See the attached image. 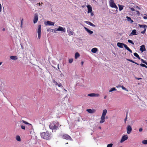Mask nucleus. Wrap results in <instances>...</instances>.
I'll return each instance as SVG.
<instances>
[{
	"label": "nucleus",
	"mask_w": 147,
	"mask_h": 147,
	"mask_svg": "<svg viewBox=\"0 0 147 147\" xmlns=\"http://www.w3.org/2000/svg\"><path fill=\"white\" fill-rule=\"evenodd\" d=\"M40 135L42 138L46 140H50L52 136V134L49 133L48 131L45 132L40 133Z\"/></svg>",
	"instance_id": "obj_1"
},
{
	"label": "nucleus",
	"mask_w": 147,
	"mask_h": 147,
	"mask_svg": "<svg viewBox=\"0 0 147 147\" xmlns=\"http://www.w3.org/2000/svg\"><path fill=\"white\" fill-rule=\"evenodd\" d=\"M59 126V123L55 121L50 123L49 125V128L50 129L52 130H56L57 129H58V127Z\"/></svg>",
	"instance_id": "obj_2"
},
{
	"label": "nucleus",
	"mask_w": 147,
	"mask_h": 147,
	"mask_svg": "<svg viewBox=\"0 0 147 147\" xmlns=\"http://www.w3.org/2000/svg\"><path fill=\"white\" fill-rule=\"evenodd\" d=\"M107 113V109H104L103 111L102 115L100 117V123H102L105 121V116Z\"/></svg>",
	"instance_id": "obj_3"
},
{
	"label": "nucleus",
	"mask_w": 147,
	"mask_h": 147,
	"mask_svg": "<svg viewBox=\"0 0 147 147\" xmlns=\"http://www.w3.org/2000/svg\"><path fill=\"white\" fill-rule=\"evenodd\" d=\"M62 138L63 139L69 140H72L71 137L67 134L63 135L62 136Z\"/></svg>",
	"instance_id": "obj_4"
},
{
	"label": "nucleus",
	"mask_w": 147,
	"mask_h": 147,
	"mask_svg": "<svg viewBox=\"0 0 147 147\" xmlns=\"http://www.w3.org/2000/svg\"><path fill=\"white\" fill-rule=\"evenodd\" d=\"M109 4L110 5L111 7L115 8L117 9H118L115 3L112 0H110L109 1Z\"/></svg>",
	"instance_id": "obj_5"
},
{
	"label": "nucleus",
	"mask_w": 147,
	"mask_h": 147,
	"mask_svg": "<svg viewBox=\"0 0 147 147\" xmlns=\"http://www.w3.org/2000/svg\"><path fill=\"white\" fill-rule=\"evenodd\" d=\"M41 26L40 25H38V28L37 30V33L38 37L39 39H40L41 36Z\"/></svg>",
	"instance_id": "obj_6"
},
{
	"label": "nucleus",
	"mask_w": 147,
	"mask_h": 147,
	"mask_svg": "<svg viewBox=\"0 0 147 147\" xmlns=\"http://www.w3.org/2000/svg\"><path fill=\"white\" fill-rule=\"evenodd\" d=\"M44 24L46 26H54L55 23L50 21H47L45 22Z\"/></svg>",
	"instance_id": "obj_7"
},
{
	"label": "nucleus",
	"mask_w": 147,
	"mask_h": 147,
	"mask_svg": "<svg viewBox=\"0 0 147 147\" xmlns=\"http://www.w3.org/2000/svg\"><path fill=\"white\" fill-rule=\"evenodd\" d=\"M58 31H61L63 32H65L66 30L65 28L59 26V27L57 28Z\"/></svg>",
	"instance_id": "obj_8"
},
{
	"label": "nucleus",
	"mask_w": 147,
	"mask_h": 147,
	"mask_svg": "<svg viewBox=\"0 0 147 147\" xmlns=\"http://www.w3.org/2000/svg\"><path fill=\"white\" fill-rule=\"evenodd\" d=\"M127 133L128 134H129L131 132V130H132V128L131 127L130 125H128L127 127Z\"/></svg>",
	"instance_id": "obj_9"
},
{
	"label": "nucleus",
	"mask_w": 147,
	"mask_h": 147,
	"mask_svg": "<svg viewBox=\"0 0 147 147\" xmlns=\"http://www.w3.org/2000/svg\"><path fill=\"white\" fill-rule=\"evenodd\" d=\"M128 136H127V135H124L123 136H122V137L121 140V141H120V142H121V143H122L125 140H127L128 139Z\"/></svg>",
	"instance_id": "obj_10"
},
{
	"label": "nucleus",
	"mask_w": 147,
	"mask_h": 147,
	"mask_svg": "<svg viewBox=\"0 0 147 147\" xmlns=\"http://www.w3.org/2000/svg\"><path fill=\"white\" fill-rule=\"evenodd\" d=\"M38 19V16L37 13L35 14L34 18L33 20V22L34 24L36 23Z\"/></svg>",
	"instance_id": "obj_11"
},
{
	"label": "nucleus",
	"mask_w": 147,
	"mask_h": 147,
	"mask_svg": "<svg viewBox=\"0 0 147 147\" xmlns=\"http://www.w3.org/2000/svg\"><path fill=\"white\" fill-rule=\"evenodd\" d=\"M88 96L90 97H99L100 95L98 94L90 93L88 94Z\"/></svg>",
	"instance_id": "obj_12"
},
{
	"label": "nucleus",
	"mask_w": 147,
	"mask_h": 147,
	"mask_svg": "<svg viewBox=\"0 0 147 147\" xmlns=\"http://www.w3.org/2000/svg\"><path fill=\"white\" fill-rule=\"evenodd\" d=\"M84 28L89 35H91L93 33V32L92 31L90 30L86 27H84Z\"/></svg>",
	"instance_id": "obj_13"
},
{
	"label": "nucleus",
	"mask_w": 147,
	"mask_h": 147,
	"mask_svg": "<svg viewBox=\"0 0 147 147\" xmlns=\"http://www.w3.org/2000/svg\"><path fill=\"white\" fill-rule=\"evenodd\" d=\"M88 9V13H90L92 11V9L91 6L90 5H88L86 6Z\"/></svg>",
	"instance_id": "obj_14"
},
{
	"label": "nucleus",
	"mask_w": 147,
	"mask_h": 147,
	"mask_svg": "<svg viewBox=\"0 0 147 147\" xmlns=\"http://www.w3.org/2000/svg\"><path fill=\"white\" fill-rule=\"evenodd\" d=\"M22 122H23V123H24L28 125V127H29V128L32 129V125H31V124L29 123L28 122L24 121V120H22Z\"/></svg>",
	"instance_id": "obj_15"
},
{
	"label": "nucleus",
	"mask_w": 147,
	"mask_h": 147,
	"mask_svg": "<svg viewBox=\"0 0 147 147\" xmlns=\"http://www.w3.org/2000/svg\"><path fill=\"white\" fill-rule=\"evenodd\" d=\"M86 111L90 113H93L95 112V110L94 109H88L86 110Z\"/></svg>",
	"instance_id": "obj_16"
},
{
	"label": "nucleus",
	"mask_w": 147,
	"mask_h": 147,
	"mask_svg": "<svg viewBox=\"0 0 147 147\" xmlns=\"http://www.w3.org/2000/svg\"><path fill=\"white\" fill-rule=\"evenodd\" d=\"M84 22L86 23V24L90 25L91 26H92L93 27H95V26L91 22L88 21H85Z\"/></svg>",
	"instance_id": "obj_17"
},
{
	"label": "nucleus",
	"mask_w": 147,
	"mask_h": 147,
	"mask_svg": "<svg viewBox=\"0 0 147 147\" xmlns=\"http://www.w3.org/2000/svg\"><path fill=\"white\" fill-rule=\"evenodd\" d=\"M10 59L13 60H16L17 59V57L16 56H11Z\"/></svg>",
	"instance_id": "obj_18"
},
{
	"label": "nucleus",
	"mask_w": 147,
	"mask_h": 147,
	"mask_svg": "<svg viewBox=\"0 0 147 147\" xmlns=\"http://www.w3.org/2000/svg\"><path fill=\"white\" fill-rule=\"evenodd\" d=\"M97 51V49L96 48H94L92 49L91 51L92 53H95Z\"/></svg>",
	"instance_id": "obj_19"
},
{
	"label": "nucleus",
	"mask_w": 147,
	"mask_h": 147,
	"mask_svg": "<svg viewBox=\"0 0 147 147\" xmlns=\"http://www.w3.org/2000/svg\"><path fill=\"white\" fill-rule=\"evenodd\" d=\"M141 47V48L140 49V50L142 51V52H143L144 51H145V47Z\"/></svg>",
	"instance_id": "obj_20"
},
{
	"label": "nucleus",
	"mask_w": 147,
	"mask_h": 147,
	"mask_svg": "<svg viewBox=\"0 0 147 147\" xmlns=\"http://www.w3.org/2000/svg\"><path fill=\"white\" fill-rule=\"evenodd\" d=\"M126 18H127L128 21L130 22L131 23H132L133 22V21L131 20V18L130 17L128 16H126Z\"/></svg>",
	"instance_id": "obj_21"
},
{
	"label": "nucleus",
	"mask_w": 147,
	"mask_h": 147,
	"mask_svg": "<svg viewBox=\"0 0 147 147\" xmlns=\"http://www.w3.org/2000/svg\"><path fill=\"white\" fill-rule=\"evenodd\" d=\"M117 46H127L126 45L120 42H118L117 44Z\"/></svg>",
	"instance_id": "obj_22"
},
{
	"label": "nucleus",
	"mask_w": 147,
	"mask_h": 147,
	"mask_svg": "<svg viewBox=\"0 0 147 147\" xmlns=\"http://www.w3.org/2000/svg\"><path fill=\"white\" fill-rule=\"evenodd\" d=\"M134 55L138 59H140V57L136 53H134Z\"/></svg>",
	"instance_id": "obj_23"
},
{
	"label": "nucleus",
	"mask_w": 147,
	"mask_h": 147,
	"mask_svg": "<svg viewBox=\"0 0 147 147\" xmlns=\"http://www.w3.org/2000/svg\"><path fill=\"white\" fill-rule=\"evenodd\" d=\"M118 6L119 11H121L123 9L124 6L120 5H119Z\"/></svg>",
	"instance_id": "obj_24"
},
{
	"label": "nucleus",
	"mask_w": 147,
	"mask_h": 147,
	"mask_svg": "<svg viewBox=\"0 0 147 147\" xmlns=\"http://www.w3.org/2000/svg\"><path fill=\"white\" fill-rule=\"evenodd\" d=\"M127 60L131 62H132V63H135L136 64V65H139V64L137 63H136V62L133 61L132 60H131V59H127Z\"/></svg>",
	"instance_id": "obj_25"
},
{
	"label": "nucleus",
	"mask_w": 147,
	"mask_h": 147,
	"mask_svg": "<svg viewBox=\"0 0 147 147\" xmlns=\"http://www.w3.org/2000/svg\"><path fill=\"white\" fill-rule=\"evenodd\" d=\"M125 47V49H126L127 50L129 51V52H130V53H132V51L128 47Z\"/></svg>",
	"instance_id": "obj_26"
},
{
	"label": "nucleus",
	"mask_w": 147,
	"mask_h": 147,
	"mask_svg": "<svg viewBox=\"0 0 147 147\" xmlns=\"http://www.w3.org/2000/svg\"><path fill=\"white\" fill-rule=\"evenodd\" d=\"M16 139L18 141H20V137L19 136H17L16 137Z\"/></svg>",
	"instance_id": "obj_27"
},
{
	"label": "nucleus",
	"mask_w": 147,
	"mask_h": 147,
	"mask_svg": "<svg viewBox=\"0 0 147 147\" xmlns=\"http://www.w3.org/2000/svg\"><path fill=\"white\" fill-rule=\"evenodd\" d=\"M116 90H117L115 88L113 87V88H111V89L109 90V92H112L113 91H116Z\"/></svg>",
	"instance_id": "obj_28"
},
{
	"label": "nucleus",
	"mask_w": 147,
	"mask_h": 147,
	"mask_svg": "<svg viewBox=\"0 0 147 147\" xmlns=\"http://www.w3.org/2000/svg\"><path fill=\"white\" fill-rule=\"evenodd\" d=\"M136 30H134L132 31L131 34L133 35H137V34H136Z\"/></svg>",
	"instance_id": "obj_29"
},
{
	"label": "nucleus",
	"mask_w": 147,
	"mask_h": 147,
	"mask_svg": "<svg viewBox=\"0 0 147 147\" xmlns=\"http://www.w3.org/2000/svg\"><path fill=\"white\" fill-rule=\"evenodd\" d=\"M139 26L140 28H142L144 29L146 28L147 26L145 25H139Z\"/></svg>",
	"instance_id": "obj_30"
},
{
	"label": "nucleus",
	"mask_w": 147,
	"mask_h": 147,
	"mask_svg": "<svg viewBox=\"0 0 147 147\" xmlns=\"http://www.w3.org/2000/svg\"><path fill=\"white\" fill-rule=\"evenodd\" d=\"M68 32L69 33V35H73L74 34V32L72 31H69L68 32Z\"/></svg>",
	"instance_id": "obj_31"
},
{
	"label": "nucleus",
	"mask_w": 147,
	"mask_h": 147,
	"mask_svg": "<svg viewBox=\"0 0 147 147\" xmlns=\"http://www.w3.org/2000/svg\"><path fill=\"white\" fill-rule=\"evenodd\" d=\"M80 56V55L78 53H76L75 54V58H77Z\"/></svg>",
	"instance_id": "obj_32"
},
{
	"label": "nucleus",
	"mask_w": 147,
	"mask_h": 147,
	"mask_svg": "<svg viewBox=\"0 0 147 147\" xmlns=\"http://www.w3.org/2000/svg\"><path fill=\"white\" fill-rule=\"evenodd\" d=\"M143 144L146 145L147 144V139L145 140H143L142 142Z\"/></svg>",
	"instance_id": "obj_33"
},
{
	"label": "nucleus",
	"mask_w": 147,
	"mask_h": 147,
	"mask_svg": "<svg viewBox=\"0 0 147 147\" xmlns=\"http://www.w3.org/2000/svg\"><path fill=\"white\" fill-rule=\"evenodd\" d=\"M121 87L122 89L123 90H125L127 91H128V90L126 88H125V87H124L123 86H121Z\"/></svg>",
	"instance_id": "obj_34"
},
{
	"label": "nucleus",
	"mask_w": 147,
	"mask_h": 147,
	"mask_svg": "<svg viewBox=\"0 0 147 147\" xmlns=\"http://www.w3.org/2000/svg\"><path fill=\"white\" fill-rule=\"evenodd\" d=\"M140 65L142 67H144L146 68H147V67L146 66V65H144V64L141 63V64H140Z\"/></svg>",
	"instance_id": "obj_35"
},
{
	"label": "nucleus",
	"mask_w": 147,
	"mask_h": 147,
	"mask_svg": "<svg viewBox=\"0 0 147 147\" xmlns=\"http://www.w3.org/2000/svg\"><path fill=\"white\" fill-rule=\"evenodd\" d=\"M57 30V29L56 28H55L54 29H53L52 30V32L55 33H56V32L57 31H58Z\"/></svg>",
	"instance_id": "obj_36"
},
{
	"label": "nucleus",
	"mask_w": 147,
	"mask_h": 147,
	"mask_svg": "<svg viewBox=\"0 0 147 147\" xmlns=\"http://www.w3.org/2000/svg\"><path fill=\"white\" fill-rule=\"evenodd\" d=\"M128 42H129L131 43L133 45H134V43H133V42L132 40H128Z\"/></svg>",
	"instance_id": "obj_37"
},
{
	"label": "nucleus",
	"mask_w": 147,
	"mask_h": 147,
	"mask_svg": "<svg viewBox=\"0 0 147 147\" xmlns=\"http://www.w3.org/2000/svg\"><path fill=\"white\" fill-rule=\"evenodd\" d=\"M73 61V59H69V63H72Z\"/></svg>",
	"instance_id": "obj_38"
},
{
	"label": "nucleus",
	"mask_w": 147,
	"mask_h": 147,
	"mask_svg": "<svg viewBox=\"0 0 147 147\" xmlns=\"http://www.w3.org/2000/svg\"><path fill=\"white\" fill-rule=\"evenodd\" d=\"M23 21V19H22L21 22V23H20V27L21 28H22Z\"/></svg>",
	"instance_id": "obj_39"
},
{
	"label": "nucleus",
	"mask_w": 147,
	"mask_h": 147,
	"mask_svg": "<svg viewBox=\"0 0 147 147\" xmlns=\"http://www.w3.org/2000/svg\"><path fill=\"white\" fill-rule=\"evenodd\" d=\"M52 82L55 84H58L57 82L55 80H52Z\"/></svg>",
	"instance_id": "obj_40"
},
{
	"label": "nucleus",
	"mask_w": 147,
	"mask_h": 147,
	"mask_svg": "<svg viewBox=\"0 0 147 147\" xmlns=\"http://www.w3.org/2000/svg\"><path fill=\"white\" fill-rule=\"evenodd\" d=\"M113 145V144H108L107 146V147H112Z\"/></svg>",
	"instance_id": "obj_41"
},
{
	"label": "nucleus",
	"mask_w": 147,
	"mask_h": 147,
	"mask_svg": "<svg viewBox=\"0 0 147 147\" xmlns=\"http://www.w3.org/2000/svg\"><path fill=\"white\" fill-rule=\"evenodd\" d=\"M141 61H142V62L143 63H147V62L146 61H144L143 59H141Z\"/></svg>",
	"instance_id": "obj_42"
},
{
	"label": "nucleus",
	"mask_w": 147,
	"mask_h": 147,
	"mask_svg": "<svg viewBox=\"0 0 147 147\" xmlns=\"http://www.w3.org/2000/svg\"><path fill=\"white\" fill-rule=\"evenodd\" d=\"M146 30V28H144V30L143 31H142L141 33H142L144 34Z\"/></svg>",
	"instance_id": "obj_43"
},
{
	"label": "nucleus",
	"mask_w": 147,
	"mask_h": 147,
	"mask_svg": "<svg viewBox=\"0 0 147 147\" xmlns=\"http://www.w3.org/2000/svg\"><path fill=\"white\" fill-rule=\"evenodd\" d=\"M55 85H57V86H58L59 87H60L62 86V85L61 84V83H60L59 84L58 83L57 84H55Z\"/></svg>",
	"instance_id": "obj_44"
},
{
	"label": "nucleus",
	"mask_w": 147,
	"mask_h": 147,
	"mask_svg": "<svg viewBox=\"0 0 147 147\" xmlns=\"http://www.w3.org/2000/svg\"><path fill=\"white\" fill-rule=\"evenodd\" d=\"M21 129H24V130H25V127H24V126H23V125H21Z\"/></svg>",
	"instance_id": "obj_45"
},
{
	"label": "nucleus",
	"mask_w": 147,
	"mask_h": 147,
	"mask_svg": "<svg viewBox=\"0 0 147 147\" xmlns=\"http://www.w3.org/2000/svg\"><path fill=\"white\" fill-rule=\"evenodd\" d=\"M2 11V5L1 3H0V13Z\"/></svg>",
	"instance_id": "obj_46"
},
{
	"label": "nucleus",
	"mask_w": 147,
	"mask_h": 147,
	"mask_svg": "<svg viewBox=\"0 0 147 147\" xmlns=\"http://www.w3.org/2000/svg\"><path fill=\"white\" fill-rule=\"evenodd\" d=\"M142 130H143V129H142V128H141L139 129V131L140 132L142 131Z\"/></svg>",
	"instance_id": "obj_47"
},
{
	"label": "nucleus",
	"mask_w": 147,
	"mask_h": 147,
	"mask_svg": "<svg viewBox=\"0 0 147 147\" xmlns=\"http://www.w3.org/2000/svg\"><path fill=\"white\" fill-rule=\"evenodd\" d=\"M52 30L51 29H50V28H48V29H47V30L48 31H50V32H51V30Z\"/></svg>",
	"instance_id": "obj_48"
},
{
	"label": "nucleus",
	"mask_w": 147,
	"mask_h": 147,
	"mask_svg": "<svg viewBox=\"0 0 147 147\" xmlns=\"http://www.w3.org/2000/svg\"><path fill=\"white\" fill-rule=\"evenodd\" d=\"M136 11V12L137 14L139 16L140 14L139 11Z\"/></svg>",
	"instance_id": "obj_49"
},
{
	"label": "nucleus",
	"mask_w": 147,
	"mask_h": 147,
	"mask_svg": "<svg viewBox=\"0 0 147 147\" xmlns=\"http://www.w3.org/2000/svg\"><path fill=\"white\" fill-rule=\"evenodd\" d=\"M90 15L91 16H92L94 15V13L93 12H92V11L90 12Z\"/></svg>",
	"instance_id": "obj_50"
},
{
	"label": "nucleus",
	"mask_w": 147,
	"mask_h": 147,
	"mask_svg": "<svg viewBox=\"0 0 147 147\" xmlns=\"http://www.w3.org/2000/svg\"><path fill=\"white\" fill-rule=\"evenodd\" d=\"M131 10L133 11H135L134 9L132 8H131Z\"/></svg>",
	"instance_id": "obj_51"
},
{
	"label": "nucleus",
	"mask_w": 147,
	"mask_h": 147,
	"mask_svg": "<svg viewBox=\"0 0 147 147\" xmlns=\"http://www.w3.org/2000/svg\"><path fill=\"white\" fill-rule=\"evenodd\" d=\"M126 119H127V115L126 116V118H125V119H124V121H125H125H126Z\"/></svg>",
	"instance_id": "obj_52"
},
{
	"label": "nucleus",
	"mask_w": 147,
	"mask_h": 147,
	"mask_svg": "<svg viewBox=\"0 0 147 147\" xmlns=\"http://www.w3.org/2000/svg\"><path fill=\"white\" fill-rule=\"evenodd\" d=\"M143 18L145 19H147V16H144Z\"/></svg>",
	"instance_id": "obj_53"
},
{
	"label": "nucleus",
	"mask_w": 147,
	"mask_h": 147,
	"mask_svg": "<svg viewBox=\"0 0 147 147\" xmlns=\"http://www.w3.org/2000/svg\"><path fill=\"white\" fill-rule=\"evenodd\" d=\"M137 79L138 80H139L140 79H141V78H137Z\"/></svg>",
	"instance_id": "obj_54"
},
{
	"label": "nucleus",
	"mask_w": 147,
	"mask_h": 147,
	"mask_svg": "<svg viewBox=\"0 0 147 147\" xmlns=\"http://www.w3.org/2000/svg\"><path fill=\"white\" fill-rule=\"evenodd\" d=\"M107 96H105V97H104V99H105L107 98Z\"/></svg>",
	"instance_id": "obj_55"
},
{
	"label": "nucleus",
	"mask_w": 147,
	"mask_h": 147,
	"mask_svg": "<svg viewBox=\"0 0 147 147\" xmlns=\"http://www.w3.org/2000/svg\"><path fill=\"white\" fill-rule=\"evenodd\" d=\"M81 65H83V62L81 61Z\"/></svg>",
	"instance_id": "obj_56"
},
{
	"label": "nucleus",
	"mask_w": 147,
	"mask_h": 147,
	"mask_svg": "<svg viewBox=\"0 0 147 147\" xmlns=\"http://www.w3.org/2000/svg\"><path fill=\"white\" fill-rule=\"evenodd\" d=\"M121 86H116V87H117V88H118V87H121Z\"/></svg>",
	"instance_id": "obj_57"
},
{
	"label": "nucleus",
	"mask_w": 147,
	"mask_h": 147,
	"mask_svg": "<svg viewBox=\"0 0 147 147\" xmlns=\"http://www.w3.org/2000/svg\"><path fill=\"white\" fill-rule=\"evenodd\" d=\"M37 5H40V3H37Z\"/></svg>",
	"instance_id": "obj_58"
},
{
	"label": "nucleus",
	"mask_w": 147,
	"mask_h": 147,
	"mask_svg": "<svg viewBox=\"0 0 147 147\" xmlns=\"http://www.w3.org/2000/svg\"><path fill=\"white\" fill-rule=\"evenodd\" d=\"M136 8H138V9H140V8L139 7H138V6H137V7H136Z\"/></svg>",
	"instance_id": "obj_59"
},
{
	"label": "nucleus",
	"mask_w": 147,
	"mask_h": 147,
	"mask_svg": "<svg viewBox=\"0 0 147 147\" xmlns=\"http://www.w3.org/2000/svg\"><path fill=\"white\" fill-rule=\"evenodd\" d=\"M5 28H3V31H4L5 30Z\"/></svg>",
	"instance_id": "obj_60"
},
{
	"label": "nucleus",
	"mask_w": 147,
	"mask_h": 147,
	"mask_svg": "<svg viewBox=\"0 0 147 147\" xmlns=\"http://www.w3.org/2000/svg\"><path fill=\"white\" fill-rule=\"evenodd\" d=\"M2 64V62H0V65H1Z\"/></svg>",
	"instance_id": "obj_61"
},
{
	"label": "nucleus",
	"mask_w": 147,
	"mask_h": 147,
	"mask_svg": "<svg viewBox=\"0 0 147 147\" xmlns=\"http://www.w3.org/2000/svg\"><path fill=\"white\" fill-rule=\"evenodd\" d=\"M119 47L121 48H123V47Z\"/></svg>",
	"instance_id": "obj_62"
},
{
	"label": "nucleus",
	"mask_w": 147,
	"mask_h": 147,
	"mask_svg": "<svg viewBox=\"0 0 147 147\" xmlns=\"http://www.w3.org/2000/svg\"><path fill=\"white\" fill-rule=\"evenodd\" d=\"M113 53V54L115 55V53Z\"/></svg>",
	"instance_id": "obj_63"
},
{
	"label": "nucleus",
	"mask_w": 147,
	"mask_h": 147,
	"mask_svg": "<svg viewBox=\"0 0 147 147\" xmlns=\"http://www.w3.org/2000/svg\"><path fill=\"white\" fill-rule=\"evenodd\" d=\"M99 128L100 129H101V127H99Z\"/></svg>",
	"instance_id": "obj_64"
}]
</instances>
